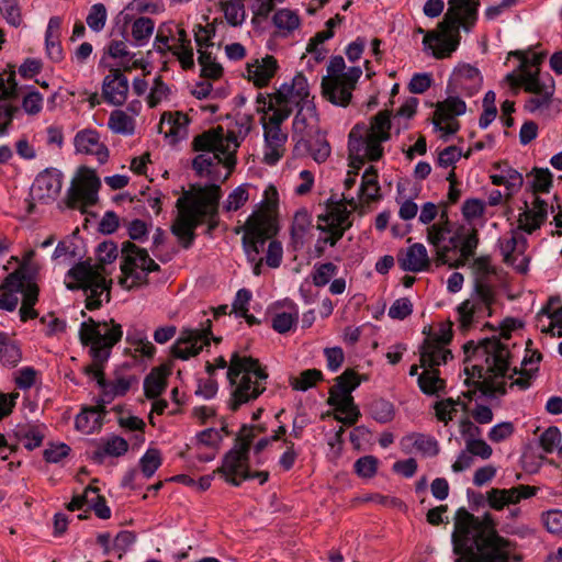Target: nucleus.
Wrapping results in <instances>:
<instances>
[{"label": "nucleus", "mask_w": 562, "mask_h": 562, "mask_svg": "<svg viewBox=\"0 0 562 562\" xmlns=\"http://www.w3.org/2000/svg\"><path fill=\"white\" fill-rule=\"evenodd\" d=\"M454 549L458 553L474 555L475 562H508L512 542L501 537L491 515L475 517L465 509L457 513Z\"/></svg>", "instance_id": "1"}, {"label": "nucleus", "mask_w": 562, "mask_h": 562, "mask_svg": "<svg viewBox=\"0 0 562 562\" xmlns=\"http://www.w3.org/2000/svg\"><path fill=\"white\" fill-rule=\"evenodd\" d=\"M192 146L200 153L192 161V168L198 176L211 181L228 179L236 165V153L239 147L234 131H226L222 126L211 128L196 135Z\"/></svg>", "instance_id": "2"}, {"label": "nucleus", "mask_w": 562, "mask_h": 562, "mask_svg": "<svg viewBox=\"0 0 562 562\" xmlns=\"http://www.w3.org/2000/svg\"><path fill=\"white\" fill-rule=\"evenodd\" d=\"M221 193L220 186L212 183L178 199V214L171 225V232L184 248L192 245L194 231L204 220L209 221V233L217 226L215 217Z\"/></svg>", "instance_id": "3"}, {"label": "nucleus", "mask_w": 562, "mask_h": 562, "mask_svg": "<svg viewBox=\"0 0 562 562\" xmlns=\"http://www.w3.org/2000/svg\"><path fill=\"white\" fill-rule=\"evenodd\" d=\"M98 262L82 261L71 268L67 277L71 280L66 283L69 290L81 289L86 295V307L90 311L102 305L103 299L110 301L112 281L106 280L105 265L117 257L116 246L112 241H104L98 246Z\"/></svg>", "instance_id": "4"}, {"label": "nucleus", "mask_w": 562, "mask_h": 562, "mask_svg": "<svg viewBox=\"0 0 562 562\" xmlns=\"http://www.w3.org/2000/svg\"><path fill=\"white\" fill-rule=\"evenodd\" d=\"M427 241L435 248L438 265L452 268L464 266L472 257L479 244L477 231L470 226H458L452 229L446 217L427 227Z\"/></svg>", "instance_id": "5"}, {"label": "nucleus", "mask_w": 562, "mask_h": 562, "mask_svg": "<svg viewBox=\"0 0 562 562\" xmlns=\"http://www.w3.org/2000/svg\"><path fill=\"white\" fill-rule=\"evenodd\" d=\"M477 5L476 1L450 0L449 9L437 30L425 33V48L430 49L437 59L450 57L460 44V26L468 31L474 25Z\"/></svg>", "instance_id": "6"}, {"label": "nucleus", "mask_w": 562, "mask_h": 562, "mask_svg": "<svg viewBox=\"0 0 562 562\" xmlns=\"http://www.w3.org/2000/svg\"><path fill=\"white\" fill-rule=\"evenodd\" d=\"M279 194L273 186L263 192L262 201L248 216L243 226L236 227L235 233L243 235V247L249 261H255L263 249L267 240L279 231L278 223Z\"/></svg>", "instance_id": "7"}, {"label": "nucleus", "mask_w": 562, "mask_h": 562, "mask_svg": "<svg viewBox=\"0 0 562 562\" xmlns=\"http://www.w3.org/2000/svg\"><path fill=\"white\" fill-rule=\"evenodd\" d=\"M227 378L233 387L229 407L236 411L265 392L268 373L258 359L235 352L229 361Z\"/></svg>", "instance_id": "8"}, {"label": "nucleus", "mask_w": 562, "mask_h": 562, "mask_svg": "<svg viewBox=\"0 0 562 562\" xmlns=\"http://www.w3.org/2000/svg\"><path fill=\"white\" fill-rule=\"evenodd\" d=\"M391 120L389 111H381L371 119L370 126L357 124L349 133L348 149L351 164L361 168L366 159L379 160L383 155L382 142L390 138Z\"/></svg>", "instance_id": "9"}, {"label": "nucleus", "mask_w": 562, "mask_h": 562, "mask_svg": "<svg viewBox=\"0 0 562 562\" xmlns=\"http://www.w3.org/2000/svg\"><path fill=\"white\" fill-rule=\"evenodd\" d=\"M463 349L465 363L473 362L472 372H470L469 366L465 367V372L471 378L486 380L488 373H493L495 376L506 374L510 352L508 345L502 341L501 338H486L479 344L471 340L463 346Z\"/></svg>", "instance_id": "10"}, {"label": "nucleus", "mask_w": 562, "mask_h": 562, "mask_svg": "<svg viewBox=\"0 0 562 562\" xmlns=\"http://www.w3.org/2000/svg\"><path fill=\"white\" fill-rule=\"evenodd\" d=\"M80 340L90 347V355L94 361L105 362L112 348L123 336L122 326L114 319L97 322L89 317L80 326Z\"/></svg>", "instance_id": "11"}, {"label": "nucleus", "mask_w": 562, "mask_h": 562, "mask_svg": "<svg viewBox=\"0 0 562 562\" xmlns=\"http://www.w3.org/2000/svg\"><path fill=\"white\" fill-rule=\"evenodd\" d=\"M345 67L341 56L333 57L327 66V76L322 81L324 97L341 106L349 104L352 90L362 74L359 67H351L345 72Z\"/></svg>", "instance_id": "12"}, {"label": "nucleus", "mask_w": 562, "mask_h": 562, "mask_svg": "<svg viewBox=\"0 0 562 562\" xmlns=\"http://www.w3.org/2000/svg\"><path fill=\"white\" fill-rule=\"evenodd\" d=\"M271 103H256V112L260 115V124L263 130L265 139V162L276 164L285 153L288 133L282 128L283 123L289 119L286 111L282 113L271 109Z\"/></svg>", "instance_id": "13"}, {"label": "nucleus", "mask_w": 562, "mask_h": 562, "mask_svg": "<svg viewBox=\"0 0 562 562\" xmlns=\"http://www.w3.org/2000/svg\"><path fill=\"white\" fill-rule=\"evenodd\" d=\"M121 254L122 277L119 283L127 290L146 284L148 273L159 270V265L150 258L147 250L132 241L122 244Z\"/></svg>", "instance_id": "14"}, {"label": "nucleus", "mask_w": 562, "mask_h": 562, "mask_svg": "<svg viewBox=\"0 0 562 562\" xmlns=\"http://www.w3.org/2000/svg\"><path fill=\"white\" fill-rule=\"evenodd\" d=\"M495 301V289L487 281L479 279L474 282L470 297L457 307L459 328L467 331L484 315L491 316Z\"/></svg>", "instance_id": "15"}, {"label": "nucleus", "mask_w": 562, "mask_h": 562, "mask_svg": "<svg viewBox=\"0 0 562 562\" xmlns=\"http://www.w3.org/2000/svg\"><path fill=\"white\" fill-rule=\"evenodd\" d=\"M271 103V109L282 113L286 111V116L290 117L294 109H300L305 103H313L310 99V87L306 78L303 75H296L290 83H283L273 93L263 94L259 93L256 98V103Z\"/></svg>", "instance_id": "16"}, {"label": "nucleus", "mask_w": 562, "mask_h": 562, "mask_svg": "<svg viewBox=\"0 0 562 562\" xmlns=\"http://www.w3.org/2000/svg\"><path fill=\"white\" fill-rule=\"evenodd\" d=\"M360 384L357 373L346 370L336 379V384L329 390L328 404L334 406L339 415L336 419L346 425H353L360 417V412L353 403L351 392Z\"/></svg>", "instance_id": "17"}, {"label": "nucleus", "mask_w": 562, "mask_h": 562, "mask_svg": "<svg viewBox=\"0 0 562 562\" xmlns=\"http://www.w3.org/2000/svg\"><path fill=\"white\" fill-rule=\"evenodd\" d=\"M351 211L344 202H330L327 204L326 212L317 217V228L322 232L317 245L329 244L335 246L344 236L345 232L351 227ZM318 254L322 255L323 248L317 246Z\"/></svg>", "instance_id": "18"}, {"label": "nucleus", "mask_w": 562, "mask_h": 562, "mask_svg": "<svg viewBox=\"0 0 562 562\" xmlns=\"http://www.w3.org/2000/svg\"><path fill=\"white\" fill-rule=\"evenodd\" d=\"M101 180L95 170L82 166L71 181L67 193V205L71 209L85 211L87 207L97 204Z\"/></svg>", "instance_id": "19"}, {"label": "nucleus", "mask_w": 562, "mask_h": 562, "mask_svg": "<svg viewBox=\"0 0 562 562\" xmlns=\"http://www.w3.org/2000/svg\"><path fill=\"white\" fill-rule=\"evenodd\" d=\"M252 439V429L243 427L234 447L225 454L223 464L218 469V472L233 485H239L248 470V451Z\"/></svg>", "instance_id": "20"}, {"label": "nucleus", "mask_w": 562, "mask_h": 562, "mask_svg": "<svg viewBox=\"0 0 562 562\" xmlns=\"http://www.w3.org/2000/svg\"><path fill=\"white\" fill-rule=\"evenodd\" d=\"M465 102L458 97H449L437 103L432 122L436 130L440 132V137L448 138L459 131L460 123L457 116L465 113Z\"/></svg>", "instance_id": "21"}, {"label": "nucleus", "mask_w": 562, "mask_h": 562, "mask_svg": "<svg viewBox=\"0 0 562 562\" xmlns=\"http://www.w3.org/2000/svg\"><path fill=\"white\" fill-rule=\"evenodd\" d=\"M211 321H206V326L199 329L184 328L172 346V355L181 360H188L195 357L210 344Z\"/></svg>", "instance_id": "22"}, {"label": "nucleus", "mask_w": 562, "mask_h": 562, "mask_svg": "<svg viewBox=\"0 0 562 562\" xmlns=\"http://www.w3.org/2000/svg\"><path fill=\"white\" fill-rule=\"evenodd\" d=\"M61 190V176L53 170H45L41 172L32 188H31V199L32 202L29 205V212H32L34 204L38 203H48L49 201H54Z\"/></svg>", "instance_id": "23"}, {"label": "nucleus", "mask_w": 562, "mask_h": 562, "mask_svg": "<svg viewBox=\"0 0 562 562\" xmlns=\"http://www.w3.org/2000/svg\"><path fill=\"white\" fill-rule=\"evenodd\" d=\"M77 154L93 156L100 165H104L110 157L109 148L102 142L101 135L93 128H83L74 137Z\"/></svg>", "instance_id": "24"}, {"label": "nucleus", "mask_w": 562, "mask_h": 562, "mask_svg": "<svg viewBox=\"0 0 562 562\" xmlns=\"http://www.w3.org/2000/svg\"><path fill=\"white\" fill-rule=\"evenodd\" d=\"M537 488L529 485H517L510 488H491L486 492V502L494 510H503L506 506L516 505L536 494Z\"/></svg>", "instance_id": "25"}, {"label": "nucleus", "mask_w": 562, "mask_h": 562, "mask_svg": "<svg viewBox=\"0 0 562 562\" xmlns=\"http://www.w3.org/2000/svg\"><path fill=\"white\" fill-rule=\"evenodd\" d=\"M29 282L33 281L24 276L22 269L10 273L0 284V308L8 312L14 311L19 303L18 294L24 295Z\"/></svg>", "instance_id": "26"}, {"label": "nucleus", "mask_w": 562, "mask_h": 562, "mask_svg": "<svg viewBox=\"0 0 562 562\" xmlns=\"http://www.w3.org/2000/svg\"><path fill=\"white\" fill-rule=\"evenodd\" d=\"M321 133L318 125V115L314 103H305L303 108H300L293 120V137L297 138V143L301 140H307V138L314 137V135Z\"/></svg>", "instance_id": "27"}, {"label": "nucleus", "mask_w": 562, "mask_h": 562, "mask_svg": "<svg viewBox=\"0 0 562 562\" xmlns=\"http://www.w3.org/2000/svg\"><path fill=\"white\" fill-rule=\"evenodd\" d=\"M127 93V78L119 69L110 70L102 85L103 98L113 105H121L126 101Z\"/></svg>", "instance_id": "28"}, {"label": "nucleus", "mask_w": 562, "mask_h": 562, "mask_svg": "<svg viewBox=\"0 0 562 562\" xmlns=\"http://www.w3.org/2000/svg\"><path fill=\"white\" fill-rule=\"evenodd\" d=\"M397 262L402 270L422 272L430 267V258L426 247L416 243L397 255Z\"/></svg>", "instance_id": "29"}, {"label": "nucleus", "mask_w": 562, "mask_h": 562, "mask_svg": "<svg viewBox=\"0 0 562 562\" xmlns=\"http://www.w3.org/2000/svg\"><path fill=\"white\" fill-rule=\"evenodd\" d=\"M451 86L456 91L459 90L471 97L481 89L482 77L476 68L470 65H460L452 74Z\"/></svg>", "instance_id": "30"}, {"label": "nucleus", "mask_w": 562, "mask_h": 562, "mask_svg": "<svg viewBox=\"0 0 562 562\" xmlns=\"http://www.w3.org/2000/svg\"><path fill=\"white\" fill-rule=\"evenodd\" d=\"M189 117L182 112H165L161 115L158 132L171 142H177L188 135Z\"/></svg>", "instance_id": "31"}, {"label": "nucleus", "mask_w": 562, "mask_h": 562, "mask_svg": "<svg viewBox=\"0 0 562 562\" xmlns=\"http://www.w3.org/2000/svg\"><path fill=\"white\" fill-rule=\"evenodd\" d=\"M278 69L277 59L267 55L262 59H256L247 65V77L256 87H266L274 77Z\"/></svg>", "instance_id": "32"}, {"label": "nucleus", "mask_w": 562, "mask_h": 562, "mask_svg": "<svg viewBox=\"0 0 562 562\" xmlns=\"http://www.w3.org/2000/svg\"><path fill=\"white\" fill-rule=\"evenodd\" d=\"M451 351L438 344L436 339H425L420 347V367L435 369L451 358Z\"/></svg>", "instance_id": "33"}, {"label": "nucleus", "mask_w": 562, "mask_h": 562, "mask_svg": "<svg viewBox=\"0 0 562 562\" xmlns=\"http://www.w3.org/2000/svg\"><path fill=\"white\" fill-rule=\"evenodd\" d=\"M547 203L536 198L530 209L525 210L518 217V229L531 234L538 229L547 218Z\"/></svg>", "instance_id": "34"}, {"label": "nucleus", "mask_w": 562, "mask_h": 562, "mask_svg": "<svg viewBox=\"0 0 562 562\" xmlns=\"http://www.w3.org/2000/svg\"><path fill=\"white\" fill-rule=\"evenodd\" d=\"M21 344L7 333L0 331V363L5 368H15L22 361Z\"/></svg>", "instance_id": "35"}, {"label": "nucleus", "mask_w": 562, "mask_h": 562, "mask_svg": "<svg viewBox=\"0 0 562 562\" xmlns=\"http://www.w3.org/2000/svg\"><path fill=\"white\" fill-rule=\"evenodd\" d=\"M527 239L518 232L512 231L508 236L499 239V249L506 263H515L526 250Z\"/></svg>", "instance_id": "36"}, {"label": "nucleus", "mask_w": 562, "mask_h": 562, "mask_svg": "<svg viewBox=\"0 0 562 562\" xmlns=\"http://www.w3.org/2000/svg\"><path fill=\"white\" fill-rule=\"evenodd\" d=\"M128 450L127 441L116 435H112L100 441L98 449L93 452V459L97 462H103L105 457H121Z\"/></svg>", "instance_id": "37"}, {"label": "nucleus", "mask_w": 562, "mask_h": 562, "mask_svg": "<svg viewBox=\"0 0 562 562\" xmlns=\"http://www.w3.org/2000/svg\"><path fill=\"white\" fill-rule=\"evenodd\" d=\"M170 373L171 369L168 366H161L153 369L144 381L145 395L148 398H156L159 396L166 389L167 378Z\"/></svg>", "instance_id": "38"}, {"label": "nucleus", "mask_w": 562, "mask_h": 562, "mask_svg": "<svg viewBox=\"0 0 562 562\" xmlns=\"http://www.w3.org/2000/svg\"><path fill=\"white\" fill-rule=\"evenodd\" d=\"M272 22L281 35L291 34L301 24L297 13L286 8L278 10L272 16Z\"/></svg>", "instance_id": "39"}, {"label": "nucleus", "mask_w": 562, "mask_h": 562, "mask_svg": "<svg viewBox=\"0 0 562 562\" xmlns=\"http://www.w3.org/2000/svg\"><path fill=\"white\" fill-rule=\"evenodd\" d=\"M108 126L114 134L132 135L135 131V120L123 110H114L110 114Z\"/></svg>", "instance_id": "40"}, {"label": "nucleus", "mask_w": 562, "mask_h": 562, "mask_svg": "<svg viewBox=\"0 0 562 562\" xmlns=\"http://www.w3.org/2000/svg\"><path fill=\"white\" fill-rule=\"evenodd\" d=\"M59 20L57 18H52L48 22L45 35L47 54L55 61L60 60L63 55V49L59 43Z\"/></svg>", "instance_id": "41"}, {"label": "nucleus", "mask_w": 562, "mask_h": 562, "mask_svg": "<svg viewBox=\"0 0 562 562\" xmlns=\"http://www.w3.org/2000/svg\"><path fill=\"white\" fill-rule=\"evenodd\" d=\"M300 144L304 145L311 157L318 164L324 162L330 155V146L321 133L307 140H301Z\"/></svg>", "instance_id": "42"}, {"label": "nucleus", "mask_w": 562, "mask_h": 562, "mask_svg": "<svg viewBox=\"0 0 562 562\" xmlns=\"http://www.w3.org/2000/svg\"><path fill=\"white\" fill-rule=\"evenodd\" d=\"M245 0L221 1L220 5L224 16L231 26H239L246 20Z\"/></svg>", "instance_id": "43"}, {"label": "nucleus", "mask_w": 562, "mask_h": 562, "mask_svg": "<svg viewBox=\"0 0 562 562\" xmlns=\"http://www.w3.org/2000/svg\"><path fill=\"white\" fill-rule=\"evenodd\" d=\"M403 443L427 456H436L439 452L438 442L423 434L408 435L403 439Z\"/></svg>", "instance_id": "44"}, {"label": "nucleus", "mask_w": 562, "mask_h": 562, "mask_svg": "<svg viewBox=\"0 0 562 562\" xmlns=\"http://www.w3.org/2000/svg\"><path fill=\"white\" fill-rule=\"evenodd\" d=\"M249 184H240L235 188L223 202V211L226 213H233L239 211L249 201Z\"/></svg>", "instance_id": "45"}, {"label": "nucleus", "mask_w": 562, "mask_h": 562, "mask_svg": "<svg viewBox=\"0 0 562 562\" xmlns=\"http://www.w3.org/2000/svg\"><path fill=\"white\" fill-rule=\"evenodd\" d=\"M418 385L425 394L434 395L445 389V381L440 379L437 369L424 368L418 376Z\"/></svg>", "instance_id": "46"}, {"label": "nucleus", "mask_w": 562, "mask_h": 562, "mask_svg": "<svg viewBox=\"0 0 562 562\" xmlns=\"http://www.w3.org/2000/svg\"><path fill=\"white\" fill-rule=\"evenodd\" d=\"M101 427V414L97 408L83 409L76 417V428L83 434H91Z\"/></svg>", "instance_id": "47"}, {"label": "nucleus", "mask_w": 562, "mask_h": 562, "mask_svg": "<svg viewBox=\"0 0 562 562\" xmlns=\"http://www.w3.org/2000/svg\"><path fill=\"white\" fill-rule=\"evenodd\" d=\"M323 373L317 369H307L302 371L297 376H291L289 380L290 385L295 391H307L322 381Z\"/></svg>", "instance_id": "48"}, {"label": "nucleus", "mask_w": 562, "mask_h": 562, "mask_svg": "<svg viewBox=\"0 0 562 562\" xmlns=\"http://www.w3.org/2000/svg\"><path fill=\"white\" fill-rule=\"evenodd\" d=\"M38 286L35 282H29L26 285L25 293L20 308L21 321L26 322L27 319L35 318L37 316L36 311L33 308L37 302Z\"/></svg>", "instance_id": "49"}, {"label": "nucleus", "mask_w": 562, "mask_h": 562, "mask_svg": "<svg viewBox=\"0 0 562 562\" xmlns=\"http://www.w3.org/2000/svg\"><path fill=\"white\" fill-rule=\"evenodd\" d=\"M360 193L367 199V201H373L380 196V187L378 183V173L374 167H369L363 176L362 183L360 187Z\"/></svg>", "instance_id": "50"}, {"label": "nucleus", "mask_w": 562, "mask_h": 562, "mask_svg": "<svg viewBox=\"0 0 562 562\" xmlns=\"http://www.w3.org/2000/svg\"><path fill=\"white\" fill-rule=\"evenodd\" d=\"M527 60L522 63V72L517 83L522 85L526 91L532 94L543 92L544 90H553L552 86H546L539 81L538 70H536L535 72L529 70L527 68Z\"/></svg>", "instance_id": "51"}, {"label": "nucleus", "mask_w": 562, "mask_h": 562, "mask_svg": "<svg viewBox=\"0 0 562 562\" xmlns=\"http://www.w3.org/2000/svg\"><path fill=\"white\" fill-rule=\"evenodd\" d=\"M160 465L161 454L155 448L148 449L139 460L140 471L146 479L151 477Z\"/></svg>", "instance_id": "52"}, {"label": "nucleus", "mask_w": 562, "mask_h": 562, "mask_svg": "<svg viewBox=\"0 0 562 562\" xmlns=\"http://www.w3.org/2000/svg\"><path fill=\"white\" fill-rule=\"evenodd\" d=\"M199 64L201 65V76L211 79H217L222 76L223 68L210 53L199 49Z\"/></svg>", "instance_id": "53"}, {"label": "nucleus", "mask_w": 562, "mask_h": 562, "mask_svg": "<svg viewBox=\"0 0 562 562\" xmlns=\"http://www.w3.org/2000/svg\"><path fill=\"white\" fill-rule=\"evenodd\" d=\"M16 82L14 71H4L0 75V104L4 103L8 106H12L10 99L15 97Z\"/></svg>", "instance_id": "54"}, {"label": "nucleus", "mask_w": 562, "mask_h": 562, "mask_svg": "<svg viewBox=\"0 0 562 562\" xmlns=\"http://www.w3.org/2000/svg\"><path fill=\"white\" fill-rule=\"evenodd\" d=\"M108 20V10L103 3L93 4L86 18L88 26L94 31L100 32L105 26Z\"/></svg>", "instance_id": "55"}, {"label": "nucleus", "mask_w": 562, "mask_h": 562, "mask_svg": "<svg viewBox=\"0 0 562 562\" xmlns=\"http://www.w3.org/2000/svg\"><path fill=\"white\" fill-rule=\"evenodd\" d=\"M458 405H461V402L453 398L437 402L434 406L437 419L447 425L456 416Z\"/></svg>", "instance_id": "56"}, {"label": "nucleus", "mask_w": 562, "mask_h": 562, "mask_svg": "<svg viewBox=\"0 0 562 562\" xmlns=\"http://www.w3.org/2000/svg\"><path fill=\"white\" fill-rule=\"evenodd\" d=\"M0 12L7 22L15 27L22 24V14L18 0H0Z\"/></svg>", "instance_id": "57"}, {"label": "nucleus", "mask_w": 562, "mask_h": 562, "mask_svg": "<svg viewBox=\"0 0 562 562\" xmlns=\"http://www.w3.org/2000/svg\"><path fill=\"white\" fill-rule=\"evenodd\" d=\"M280 441H282L281 448H283V452L280 456L279 464L284 471H289L294 467L299 451L295 448V443L291 439L285 438V436Z\"/></svg>", "instance_id": "58"}, {"label": "nucleus", "mask_w": 562, "mask_h": 562, "mask_svg": "<svg viewBox=\"0 0 562 562\" xmlns=\"http://www.w3.org/2000/svg\"><path fill=\"white\" fill-rule=\"evenodd\" d=\"M336 273L337 267L331 262L316 265L312 274L313 284L315 286H324Z\"/></svg>", "instance_id": "59"}, {"label": "nucleus", "mask_w": 562, "mask_h": 562, "mask_svg": "<svg viewBox=\"0 0 562 562\" xmlns=\"http://www.w3.org/2000/svg\"><path fill=\"white\" fill-rule=\"evenodd\" d=\"M155 23L149 18H138L133 22L132 36L135 41L142 42L148 40L154 32Z\"/></svg>", "instance_id": "60"}, {"label": "nucleus", "mask_w": 562, "mask_h": 562, "mask_svg": "<svg viewBox=\"0 0 562 562\" xmlns=\"http://www.w3.org/2000/svg\"><path fill=\"white\" fill-rule=\"evenodd\" d=\"M297 322V312H281L277 313L272 318V328L280 333L284 334L292 329V327Z\"/></svg>", "instance_id": "61"}, {"label": "nucleus", "mask_w": 562, "mask_h": 562, "mask_svg": "<svg viewBox=\"0 0 562 562\" xmlns=\"http://www.w3.org/2000/svg\"><path fill=\"white\" fill-rule=\"evenodd\" d=\"M542 524L553 535L562 536V510L552 509L542 514Z\"/></svg>", "instance_id": "62"}, {"label": "nucleus", "mask_w": 562, "mask_h": 562, "mask_svg": "<svg viewBox=\"0 0 562 562\" xmlns=\"http://www.w3.org/2000/svg\"><path fill=\"white\" fill-rule=\"evenodd\" d=\"M539 441L541 448L546 452L551 453L560 447L561 432L557 427H549L547 430L542 432Z\"/></svg>", "instance_id": "63"}, {"label": "nucleus", "mask_w": 562, "mask_h": 562, "mask_svg": "<svg viewBox=\"0 0 562 562\" xmlns=\"http://www.w3.org/2000/svg\"><path fill=\"white\" fill-rule=\"evenodd\" d=\"M464 448L468 452H470L472 454V457H479L483 460H486L488 459L492 453H493V450L491 448L490 445H487L483 439H481L480 437H476L474 439H471V440H467V442L464 443Z\"/></svg>", "instance_id": "64"}]
</instances>
